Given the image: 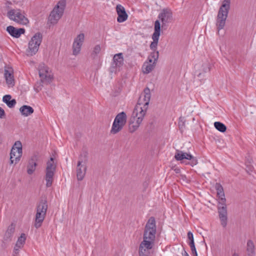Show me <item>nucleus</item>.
Here are the masks:
<instances>
[{"mask_svg": "<svg viewBox=\"0 0 256 256\" xmlns=\"http://www.w3.org/2000/svg\"><path fill=\"white\" fill-rule=\"evenodd\" d=\"M178 126L180 130L182 132L185 128V120L184 118L180 117L178 122Z\"/></svg>", "mask_w": 256, "mask_h": 256, "instance_id": "nucleus-34", "label": "nucleus"}, {"mask_svg": "<svg viewBox=\"0 0 256 256\" xmlns=\"http://www.w3.org/2000/svg\"><path fill=\"white\" fill-rule=\"evenodd\" d=\"M146 114L138 106L134 108L129 121V131L131 133L134 132L140 126Z\"/></svg>", "mask_w": 256, "mask_h": 256, "instance_id": "nucleus-3", "label": "nucleus"}, {"mask_svg": "<svg viewBox=\"0 0 256 256\" xmlns=\"http://www.w3.org/2000/svg\"><path fill=\"white\" fill-rule=\"evenodd\" d=\"M159 56V52L158 51H153L152 52L150 55L149 56L151 57L154 60V63L156 64V62L157 61Z\"/></svg>", "mask_w": 256, "mask_h": 256, "instance_id": "nucleus-35", "label": "nucleus"}, {"mask_svg": "<svg viewBox=\"0 0 256 256\" xmlns=\"http://www.w3.org/2000/svg\"><path fill=\"white\" fill-rule=\"evenodd\" d=\"M224 128H225V131H226V126H225V127H224Z\"/></svg>", "mask_w": 256, "mask_h": 256, "instance_id": "nucleus-52", "label": "nucleus"}, {"mask_svg": "<svg viewBox=\"0 0 256 256\" xmlns=\"http://www.w3.org/2000/svg\"><path fill=\"white\" fill-rule=\"evenodd\" d=\"M15 152H17V149H16V150H15Z\"/></svg>", "mask_w": 256, "mask_h": 256, "instance_id": "nucleus-53", "label": "nucleus"}, {"mask_svg": "<svg viewBox=\"0 0 256 256\" xmlns=\"http://www.w3.org/2000/svg\"><path fill=\"white\" fill-rule=\"evenodd\" d=\"M232 256H240L239 254H238V253H236V252H234Z\"/></svg>", "mask_w": 256, "mask_h": 256, "instance_id": "nucleus-47", "label": "nucleus"}, {"mask_svg": "<svg viewBox=\"0 0 256 256\" xmlns=\"http://www.w3.org/2000/svg\"><path fill=\"white\" fill-rule=\"evenodd\" d=\"M86 171V166L85 164L76 166V177L78 180H82L84 178Z\"/></svg>", "mask_w": 256, "mask_h": 256, "instance_id": "nucleus-25", "label": "nucleus"}, {"mask_svg": "<svg viewBox=\"0 0 256 256\" xmlns=\"http://www.w3.org/2000/svg\"><path fill=\"white\" fill-rule=\"evenodd\" d=\"M154 63L149 64L148 62H144L142 66V71L144 74H148L150 73L155 67Z\"/></svg>", "mask_w": 256, "mask_h": 256, "instance_id": "nucleus-29", "label": "nucleus"}, {"mask_svg": "<svg viewBox=\"0 0 256 256\" xmlns=\"http://www.w3.org/2000/svg\"><path fill=\"white\" fill-rule=\"evenodd\" d=\"M16 103V100L12 99L10 100L8 102H7L6 104L10 108H12L15 106Z\"/></svg>", "mask_w": 256, "mask_h": 256, "instance_id": "nucleus-39", "label": "nucleus"}, {"mask_svg": "<svg viewBox=\"0 0 256 256\" xmlns=\"http://www.w3.org/2000/svg\"><path fill=\"white\" fill-rule=\"evenodd\" d=\"M4 78L6 82L9 86H13L14 85V80L12 70H5Z\"/></svg>", "mask_w": 256, "mask_h": 256, "instance_id": "nucleus-24", "label": "nucleus"}, {"mask_svg": "<svg viewBox=\"0 0 256 256\" xmlns=\"http://www.w3.org/2000/svg\"><path fill=\"white\" fill-rule=\"evenodd\" d=\"M116 11L118 15L117 21L118 22H122L128 19V15L122 6L120 4L116 5Z\"/></svg>", "mask_w": 256, "mask_h": 256, "instance_id": "nucleus-18", "label": "nucleus"}, {"mask_svg": "<svg viewBox=\"0 0 256 256\" xmlns=\"http://www.w3.org/2000/svg\"><path fill=\"white\" fill-rule=\"evenodd\" d=\"M215 128L218 131L224 132V124L219 122H214Z\"/></svg>", "mask_w": 256, "mask_h": 256, "instance_id": "nucleus-33", "label": "nucleus"}, {"mask_svg": "<svg viewBox=\"0 0 256 256\" xmlns=\"http://www.w3.org/2000/svg\"><path fill=\"white\" fill-rule=\"evenodd\" d=\"M246 170L248 173H250L253 170V167L250 165H246Z\"/></svg>", "mask_w": 256, "mask_h": 256, "instance_id": "nucleus-42", "label": "nucleus"}, {"mask_svg": "<svg viewBox=\"0 0 256 256\" xmlns=\"http://www.w3.org/2000/svg\"><path fill=\"white\" fill-rule=\"evenodd\" d=\"M216 144H217V142H218V143H220V141L218 140H216Z\"/></svg>", "mask_w": 256, "mask_h": 256, "instance_id": "nucleus-50", "label": "nucleus"}, {"mask_svg": "<svg viewBox=\"0 0 256 256\" xmlns=\"http://www.w3.org/2000/svg\"><path fill=\"white\" fill-rule=\"evenodd\" d=\"M54 158H50V160L47 162L46 170L45 180H46V186L49 188L52 186L56 166L54 164Z\"/></svg>", "mask_w": 256, "mask_h": 256, "instance_id": "nucleus-9", "label": "nucleus"}, {"mask_svg": "<svg viewBox=\"0 0 256 256\" xmlns=\"http://www.w3.org/2000/svg\"><path fill=\"white\" fill-rule=\"evenodd\" d=\"M224 1L222 2V4L219 10L216 22V26L217 27L218 34L220 35V30L224 27Z\"/></svg>", "mask_w": 256, "mask_h": 256, "instance_id": "nucleus-15", "label": "nucleus"}, {"mask_svg": "<svg viewBox=\"0 0 256 256\" xmlns=\"http://www.w3.org/2000/svg\"><path fill=\"white\" fill-rule=\"evenodd\" d=\"M15 226L16 225L13 223L8 226L4 236V242H8L12 241L13 234L15 231Z\"/></svg>", "mask_w": 256, "mask_h": 256, "instance_id": "nucleus-21", "label": "nucleus"}, {"mask_svg": "<svg viewBox=\"0 0 256 256\" xmlns=\"http://www.w3.org/2000/svg\"><path fill=\"white\" fill-rule=\"evenodd\" d=\"M88 161V153L86 152H84L81 154L78 157V166L80 164H85Z\"/></svg>", "mask_w": 256, "mask_h": 256, "instance_id": "nucleus-30", "label": "nucleus"}, {"mask_svg": "<svg viewBox=\"0 0 256 256\" xmlns=\"http://www.w3.org/2000/svg\"><path fill=\"white\" fill-rule=\"evenodd\" d=\"M148 60L150 62L149 64H152L154 62V60L151 57H150V56H148Z\"/></svg>", "mask_w": 256, "mask_h": 256, "instance_id": "nucleus-43", "label": "nucleus"}, {"mask_svg": "<svg viewBox=\"0 0 256 256\" xmlns=\"http://www.w3.org/2000/svg\"><path fill=\"white\" fill-rule=\"evenodd\" d=\"M174 171H175V172H176V174H178V173H180V169H179V168H176V169H174Z\"/></svg>", "mask_w": 256, "mask_h": 256, "instance_id": "nucleus-46", "label": "nucleus"}, {"mask_svg": "<svg viewBox=\"0 0 256 256\" xmlns=\"http://www.w3.org/2000/svg\"><path fill=\"white\" fill-rule=\"evenodd\" d=\"M101 50V47L100 44L96 45L94 48L93 52L92 54V55L94 56V58L98 54L100 53V52Z\"/></svg>", "mask_w": 256, "mask_h": 256, "instance_id": "nucleus-37", "label": "nucleus"}, {"mask_svg": "<svg viewBox=\"0 0 256 256\" xmlns=\"http://www.w3.org/2000/svg\"><path fill=\"white\" fill-rule=\"evenodd\" d=\"M20 248H18V247L16 246V244L15 245V246L14 248V252L16 253V251H18L19 250Z\"/></svg>", "mask_w": 256, "mask_h": 256, "instance_id": "nucleus-44", "label": "nucleus"}, {"mask_svg": "<svg viewBox=\"0 0 256 256\" xmlns=\"http://www.w3.org/2000/svg\"><path fill=\"white\" fill-rule=\"evenodd\" d=\"M84 35L82 33L78 34L74 39L72 45L73 54L77 55L80 50L81 46L84 41Z\"/></svg>", "mask_w": 256, "mask_h": 256, "instance_id": "nucleus-17", "label": "nucleus"}, {"mask_svg": "<svg viewBox=\"0 0 256 256\" xmlns=\"http://www.w3.org/2000/svg\"><path fill=\"white\" fill-rule=\"evenodd\" d=\"M6 31L12 37L18 38L22 34H24L25 30L24 28H16L13 26H10L6 28Z\"/></svg>", "mask_w": 256, "mask_h": 256, "instance_id": "nucleus-19", "label": "nucleus"}, {"mask_svg": "<svg viewBox=\"0 0 256 256\" xmlns=\"http://www.w3.org/2000/svg\"><path fill=\"white\" fill-rule=\"evenodd\" d=\"M246 252L248 256H254V245L253 242L248 240L246 244Z\"/></svg>", "mask_w": 256, "mask_h": 256, "instance_id": "nucleus-28", "label": "nucleus"}, {"mask_svg": "<svg viewBox=\"0 0 256 256\" xmlns=\"http://www.w3.org/2000/svg\"><path fill=\"white\" fill-rule=\"evenodd\" d=\"M182 256H189L188 254V252L186 250H184V252L182 253Z\"/></svg>", "mask_w": 256, "mask_h": 256, "instance_id": "nucleus-45", "label": "nucleus"}, {"mask_svg": "<svg viewBox=\"0 0 256 256\" xmlns=\"http://www.w3.org/2000/svg\"><path fill=\"white\" fill-rule=\"evenodd\" d=\"M220 50L222 52V46H221V45H220Z\"/></svg>", "mask_w": 256, "mask_h": 256, "instance_id": "nucleus-48", "label": "nucleus"}, {"mask_svg": "<svg viewBox=\"0 0 256 256\" xmlns=\"http://www.w3.org/2000/svg\"><path fill=\"white\" fill-rule=\"evenodd\" d=\"M17 154H16V152L11 150V152L10 153V164H15V159L16 157Z\"/></svg>", "mask_w": 256, "mask_h": 256, "instance_id": "nucleus-36", "label": "nucleus"}, {"mask_svg": "<svg viewBox=\"0 0 256 256\" xmlns=\"http://www.w3.org/2000/svg\"><path fill=\"white\" fill-rule=\"evenodd\" d=\"M158 18L162 22V29H166L168 24L172 21V13L170 9H164L158 14Z\"/></svg>", "mask_w": 256, "mask_h": 256, "instance_id": "nucleus-12", "label": "nucleus"}, {"mask_svg": "<svg viewBox=\"0 0 256 256\" xmlns=\"http://www.w3.org/2000/svg\"><path fill=\"white\" fill-rule=\"evenodd\" d=\"M156 226L154 217H150L144 228L143 240L140 246L146 247L147 248H152L156 238Z\"/></svg>", "mask_w": 256, "mask_h": 256, "instance_id": "nucleus-1", "label": "nucleus"}, {"mask_svg": "<svg viewBox=\"0 0 256 256\" xmlns=\"http://www.w3.org/2000/svg\"><path fill=\"white\" fill-rule=\"evenodd\" d=\"M218 147H219L220 148H222V147H223V146H220V145H218Z\"/></svg>", "mask_w": 256, "mask_h": 256, "instance_id": "nucleus-49", "label": "nucleus"}, {"mask_svg": "<svg viewBox=\"0 0 256 256\" xmlns=\"http://www.w3.org/2000/svg\"><path fill=\"white\" fill-rule=\"evenodd\" d=\"M16 149H17V156L15 159V164H17L20 160L22 154V144L20 140L15 142L12 147V150L15 151Z\"/></svg>", "mask_w": 256, "mask_h": 256, "instance_id": "nucleus-23", "label": "nucleus"}, {"mask_svg": "<svg viewBox=\"0 0 256 256\" xmlns=\"http://www.w3.org/2000/svg\"><path fill=\"white\" fill-rule=\"evenodd\" d=\"M161 26L160 20H156L154 22V32L152 35V42L150 46V48L153 50H156L160 34Z\"/></svg>", "mask_w": 256, "mask_h": 256, "instance_id": "nucleus-13", "label": "nucleus"}, {"mask_svg": "<svg viewBox=\"0 0 256 256\" xmlns=\"http://www.w3.org/2000/svg\"><path fill=\"white\" fill-rule=\"evenodd\" d=\"M150 96V90L148 88H145L144 90V92L140 96L135 108L138 106L146 114L149 104Z\"/></svg>", "mask_w": 256, "mask_h": 256, "instance_id": "nucleus-10", "label": "nucleus"}, {"mask_svg": "<svg viewBox=\"0 0 256 256\" xmlns=\"http://www.w3.org/2000/svg\"><path fill=\"white\" fill-rule=\"evenodd\" d=\"M174 158L177 160H180L182 163H186V164H189L192 166H195L198 164V160L195 157L190 154L184 152L179 150H176Z\"/></svg>", "mask_w": 256, "mask_h": 256, "instance_id": "nucleus-8", "label": "nucleus"}, {"mask_svg": "<svg viewBox=\"0 0 256 256\" xmlns=\"http://www.w3.org/2000/svg\"><path fill=\"white\" fill-rule=\"evenodd\" d=\"M26 240V234L24 233L22 234L16 242V246L18 248H22Z\"/></svg>", "mask_w": 256, "mask_h": 256, "instance_id": "nucleus-31", "label": "nucleus"}, {"mask_svg": "<svg viewBox=\"0 0 256 256\" xmlns=\"http://www.w3.org/2000/svg\"><path fill=\"white\" fill-rule=\"evenodd\" d=\"M42 38L41 33H36L31 38L28 42V48L26 50L27 55L32 56L35 54L38 51L40 45Z\"/></svg>", "mask_w": 256, "mask_h": 256, "instance_id": "nucleus-7", "label": "nucleus"}, {"mask_svg": "<svg viewBox=\"0 0 256 256\" xmlns=\"http://www.w3.org/2000/svg\"><path fill=\"white\" fill-rule=\"evenodd\" d=\"M48 206L46 198H42L36 206L34 226L38 228L41 226L45 218Z\"/></svg>", "mask_w": 256, "mask_h": 256, "instance_id": "nucleus-2", "label": "nucleus"}, {"mask_svg": "<svg viewBox=\"0 0 256 256\" xmlns=\"http://www.w3.org/2000/svg\"><path fill=\"white\" fill-rule=\"evenodd\" d=\"M230 0H225V20L228 16V10L230 8Z\"/></svg>", "mask_w": 256, "mask_h": 256, "instance_id": "nucleus-38", "label": "nucleus"}, {"mask_svg": "<svg viewBox=\"0 0 256 256\" xmlns=\"http://www.w3.org/2000/svg\"><path fill=\"white\" fill-rule=\"evenodd\" d=\"M124 64V58L122 53L116 54L113 58L111 68H116L121 67Z\"/></svg>", "mask_w": 256, "mask_h": 256, "instance_id": "nucleus-20", "label": "nucleus"}, {"mask_svg": "<svg viewBox=\"0 0 256 256\" xmlns=\"http://www.w3.org/2000/svg\"><path fill=\"white\" fill-rule=\"evenodd\" d=\"M211 66L212 64H210V60H206L204 62L202 66V70H200V72H196V73H198V77L201 78L202 76H204V74L209 72L210 70Z\"/></svg>", "mask_w": 256, "mask_h": 256, "instance_id": "nucleus-22", "label": "nucleus"}, {"mask_svg": "<svg viewBox=\"0 0 256 256\" xmlns=\"http://www.w3.org/2000/svg\"><path fill=\"white\" fill-rule=\"evenodd\" d=\"M152 248H147L146 247L139 246V256H150V250Z\"/></svg>", "mask_w": 256, "mask_h": 256, "instance_id": "nucleus-32", "label": "nucleus"}, {"mask_svg": "<svg viewBox=\"0 0 256 256\" xmlns=\"http://www.w3.org/2000/svg\"><path fill=\"white\" fill-rule=\"evenodd\" d=\"M217 190V195L218 197V206L219 217L221 220V224L224 226V192L222 186L219 183H216L215 186Z\"/></svg>", "mask_w": 256, "mask_h": 256, "instance_id": "nucleus-6", "label": "nucleus"}, {"mask_svg": "<svg viewBox=\"0 0 256 256\" xmlns=\"http://www.w3.org/2000/svg\"><path fill=\"white\" fill-rule=\"evenodd\" d=\"M127 116L126 112H122L118 114L113 122L110 133L116 134L121 131L126 122Z\"/></svg>", "mask_w": 256, "mask_h": 256, "instance_id": "nucleus-5", "label": "nucleus"}, {"mask_svg": "<svg viewBox=\"0 0 256 256\" xmlns=\"http://www.w3.org/2000/svg\"><path fill=\"white\" fill-rule=\"evenodd\" d=\"M12 96L10 94H6L3 96L2 98V101L7 104V102H8L11 99Z\"/></svg>", "mask_w": 256, "mask_h": 256, "instance_id": "nucleus-40", "label": "nucleus"}, {"mask_svg": "<svg viewBox=\"0 0 256 256\" xmlns=\"http://www.w3.org/2000/svg\"><path fill=\"white\" fill-rule=\"evenodd\" d=\"M39 159L38 155L33 154L28 160L27 165V173L29 175L32 174L36 170L38 166V162Z\"/></svg>", "mask_w": 256, "mask_h": 256, "instance_id": "nucleus-14", "label": "nucleus"}, {"mask_svg": "<svg viewBox=\"0 0 256 256\" xmlns=\"http://www.w3.org/2000/svg\"><path fill=\"white\" fill-rule=\"evenodd\" d=\"M39 76L40 78L41 82L42 83L49 84L52 78V77L48 73V68L46 66H43L39 69Z\"/></svg>", "mask_w": 256, "mask_h": 256, "instance_id": "nucleus-16", "label": "nucleus"}, {"mask_svg": "<svg viewBox=\"0 0 256 256\" xmlns=\"http://www.w3.org/2000/svg\"><path fill=\"white\" fill-rule=\"evenodd\" d=\"M188 238L190 240L188 244L190 248L192 254L193 256H198V254L194 245V236L192 232H188Z\"/></svg>", "mask_w": 256, "mask_h": 256, "instance_id": "nucleus-26", "label": "nucleus"}, {"mask_svg": "<svg viewBox=\"0 0 256 256\" xmlns=\"http://www.w3.org/2000/svg\"><path fill=\"white\" fill-rule=\"evenodd\" d=\"M8 18L17 23L26 24L28 22V19L21 12L20 10H11L8 12Z\"/></svg>", "mask_w": 256, "mask_h": 256, "instance_id": "nucleus-11", "label": "nucleus"}, {"mask_svg": "<svg viewBox=\"0 0 256 256\" xmlns=\"http://www.w3.org/2000/svg\"><path fill=\"white\" fill-rule=\"evenodd\" d=\"M219 40H220V42H222V40L221 38H220Z\"/></svg>", "mask_w": 256, "mask_h": 256, "instance_id": "nucleus-51", "label": "nucleus"}, {"mask_svg": "<svg viewBox=\"0 0 256 256\" xmlns=\"http://www.w3.org/2000/svg\"><path fill=\"white\" fill-rule=\"evenodd\" d=\"M20 112L22 115L28 116L31 114H32L34 110L33 108L30 106L24 105L20 107Z\"/></svg>", "mask_w": 256, "mask_h": 256, "instance_id": "nucleus-27", "label": "nucleus"}, {"mask_svg": "<svg viewBox=\"0 0 256 256\" xmlns=\"http://www.w3.org/2000/svg\"><path fill=\"white\" fill-rule=\"evenodd\" d=\"M66 4L65 0H61L58 2L49 16L48 20L50 24H55L60 19L63 14Z\"/></svg>", "mask_w": 256, "mask_h": 256, "instance_id": "nucleus-4", "label": "nucleus"}, {"mask_svg": "<svg viewBox=\"0 0 256 256\" xmlns=\"http://www.w3.org/2000/svg\"><path fill=\"white\" fill-rule=\"evenodd\" d=\"M6 118L5 112L2 108L0 107V118Z\"/></svg>", "mask_w": 256, "mask_h": 256, "instance_id": "nucleus-41", "label": "nucleus"}]
</instances>
